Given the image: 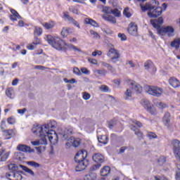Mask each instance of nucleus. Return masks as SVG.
Returning a JSON list of instances; mask_svg holds the SVG:
<instances>
[{
  "mask_svg": "<svg viewBox=\"0 0 180 180\" xmlns=\"http://www.w3.org/2000/svg\"><path fill=\"white\" fill-rule=\"evenodd\" d=\"M57 127V122L56 121H51L47 124L44 125H37L34 126L32 131V133H36L39 134L40 136H46L49 137V136H51V131H53L54 134L58 138V135L56 133V131L50 129H56ZM57 143H58V139H57Z\"/></svg>",
  "mask_w": 180,
  "mask_h": 180,
  "instance_id": "nucleus-1",
  "label": "nucleus"
},
{
  "mask_svg": "<svg viewBox=\"0 0 180 180\" xmlns=\"http://www.w3.org/2000/svg\"><path fill=\"white\" fill-rule=\"evenodd\" d=\"M159 2L157 0H152L149 3L146 4L145 6L141 4V9L143 12L148 11V16L149 18H157L162 13V8L159 7Z\"/></svg>",
  "mask_w": 180,
  "mask_h": 180,
  "instance_id": "nucleus-2",
  "label": "nucleus"
},
{
  "mask_svg": "<svg viewBox=\"0 0 180 180\" xmlns=\"http://www.w3.org/2000/svg\"><path fill=\"white\" fill-rule=\"evenodd\" d=\"M87 156L86 150H79L77 153L75 157V161L77 164L75 167L76 172H81L88 167L89 162L86 160Z\"/></svg>",
  "mask_w": 180,
  "mask_h": 180,
  "instance_id": "nucleus-3",
  "label": "nucleus"
},
{
  "mask_svg": "<svg viewBox=\"0 0 180 180\" xmlns=\"http://www.w3.org/2000/svg\"><path fill=\"white\" fill-rule=\"evenodd\" d=\"M35 136H37L38 137H40L39 140L37 141H31V144L34 146H37L40 145H47V140H49L51 143V144H53L55 146V144H57V140L58 137L54 133V131H51V136L49 135V136H46V135H44L42 136H40L39 134L33 133Z\"/></svg>",
  "mask_w": 180,
  "mask_h": 180,
  "instance_id": "nucleus-4",
  "label": "nucleus"
},
{
  "mask_svg": "<svg viewBox=\"0 0 180 180\" xmlns=\"http://www.w3.org/2000/svg\"><path fill=\"white\" fill-rule=\"evenodd\" d=\"M72 128H68L66 129L63 132H59L58 134H60L61 136H63V139L64 140H66L68 141L66 143L67 147H71L72 146L73 147H79L80 144V141L78 139H75L74 137L71 136L72 134Z\"/></svg>",
  "mask_w": 180,
  "mask_h": 180,
  "instance_id": "nucleus-5",
  "label": "nucleus"
},
{
  "mask_svg": "<svg viewBox=\"0 0 180 180\" xmlns=\"http://www.w3.org/2000/svg\"><path fill=\"white\" fill-rule=\"evenodd\" d=\"M45 40H46L49 44H50L53 49H56V50H58V51H61L65 49L64 43L65 42L58 37L46 35Z\"/></svg>",
  "mask_w": 180,
  "mask_h": 180,
  "instance_id": "nucleus-6",
  "label": "nucleus"
},
{
  "mask_svg": "<svg viewBox=\"0 0 180 180\" xmlns=\"http://www.w3.org/2000/svg\"><path fill=\"white\" fill-rule=\"evenodd\" d=\"M159 36L174 37L175 36V28L172 25H165L158 30Z\"/></svg>",
  "mask_w": 180,
  "mask_h": 180,
  "instance_id": "nucleus-7",
  "label": "nucleus"
},
{
  "mask_svg": "<svg viewBox=\"0 0 180 180\" xmlns=\"http://www.w3.org/2000/svg\"><path fill=\"white\" fill-rule=\"evenodd\" d=\"M145 89L148 95L156 98H160L164 94V89L158 86H146Z\"/></svg>",
  "mask_w": 180,
  "mask_h": 180,
  "instance_id": "nucleus-8",
  "label": "nucleus"
},
{
  "mask_svg": "<svg viewBox=\"0 0 180 180\" xmlns=\"http://www.w3.org/2000/svg\"><path fill=\"white\" fill-rule=\"evenodd\" d=\"M108 57L111 59L112 63L115 64V63H117L119 61V58H120V51L119 50L115 49V46L113 45L110 47L108 52L107 53Z\"/></svg>",
  "mask_w": 180,
  "mask_h": 180,
  "instance_id": "nucleus-9",
  "label": "nucleus"
},
{
  "mask_svg": "<svg viewBox=\"0 0 180 180\" xmlns=\"http://www.w3.org/2000/svg\"><path fill=\"white\" fill-rule=\"evenodd\" d=\"M141 103L142 106H143V108L147 110V112L150 113V115H157V110L155 109V108H154V106H153V105H151L150 101L147 99H143L141 100Z\"/></svg>",
  "mask_w": 180,
  "mask_h": 180,
  "instance_id": "nucleus-10",
  "label": "nucleus"
},
{
  "mask_svg": "<svg viewBox=\"0 0 180 180\" xmlns=\"http://www.w3.org/2000/svg\"><path fill=\"white\" fill-rule=\"evenodd\" d=\"M171 144L173 147L174 157L177 161L180 162V141L178 139L172 141Z\"/></svg>",
  "mask_w": 180,
  "mask_h": 180,
  "instance_id": "nucleus-11",
  "label": "nucleus"
},
{
  "mask_svg": "<svg viewBox=\"0 0 180 180\" xmlns=\"http://www.w3.org/2000/svg\"><path fill=\"white\" fill-rule=\"evenodd\" d=\"M130 129L131 130H133V131H135V134L139 137L141 138L143 137V132H141V131H140L139 129L136 128V126H134V124H136V126H138V127H142L143 124H141V122L137 121V120H131L130 122Z\"/></svg>",
  "mask_w": 180,
  "mask_h": 180,
  "instance_id": "nucleus-12",
  "label": "nucleus"
},
{
  "mask_svg": "<svg viewBox=\"0 0 180 180\" xmlns=\"http://www.w3.org/2000/svg\"><path fill=\"white\" fill-rule=\"evenodd\" d=\"M126 82L131 86V88L134 92H136V94H141L143 91V87L139 83L131 79H127Z\"/></svg>",
  "mask_w": 180,
  "mask_h": 180,
  "instance_id": "nucleus-13",
  "label": "nucleus"
},
{
  "mask_svg": "<svg viewBox=\"0 0 180 180\" xmlns=\"http://www.w3.org/2000/svg\"><path fill=\"white\" fill-rule=\"evenodd\" d=\"M22 172H10L6 173V176L9 180H22Z\"/></svg>",
  "mask_w": 180,
  "mask_h": 180,
  "instance_id": "nucleus-14",
  "label": "nucleus"
},
{
  "mask_svg": "<svg viewBox=\"0 0 180 180\" xmlns=\"http://www.w3.org/2000/svg\"><path fill=\"white\" fill-rule=\"evenodd\" d=\"M145 70L150 71L152 75H155V72H157V68L154 66V63L151 60H147L144 63Z\"/></svg>",
  "mask_w": 180,
  "mask_h": 180,
  "instance_id": "nucleus-15",
  "label": "nucleus"
},
{
  "mask_svg": "<svg viewBox=\"0 0 180 180\" xmlns=\"http://www.w3.org/2000/svg\"><path fill=\"white\" fill-rule=\"evenodd\" d=\"M162 23H164V19H162V17H160L158 19L150 20V24L157 30L158 34V30L161 29V25H162Z\"/></svg>",
  "mask_w": 180,
  "mask_h": 180,
  "instance_id": "nucleus-16",
  "label": "nucleus"
},
{
  "mask_svg": "<svg viewBox=\"0 0 180 180\" xmlns=\"http://www.w3.org/2000/svg\"><path fill=\"white\" fill-rule=\"evenodd\" d=\"M128 32L131 35V36H137L138 34V27L137 25L134 22H131L129 25L128 27Z\"/></svg>",
  "mask_w": 180,
  "mask_h": 180,
  "instance_id": "nucleus-17",
  "label": "nucleus"
},
{
  "mask_svg": "<svg viewBox=\"0 0 180 180\" xmlns=\"http://www.w3.org/2000/svg\"><path fill=\"white\" fill-rule=\"evenodd\" d=\"M133 94L134 91L133 89L129 85V87L127 89V90L124 92V99L125 101H131V98L133 97Z\"/></svg>",
  "mask_w": 180,
  "mask_h": 180,
  "instance_id": "nucleus-18",
  "label": "nucleus"
},
{
  "mask_svg": "<svg viewBox=\"0 0 180 180\" xmlns=\"http://www.w3.org/2000/svg\"><path fill=\"white\" fill-rule=\"evenodd\" d=\"M17 150L18 151H22V153H33V149L27 145L20 144L17 146Z\"/></svg>",
  "mask_w": 180,
  "mask_h": 180,
  "instance_id": "nucleus-19",
  "label": "nucleus"
},
{
  "mask_svg": "<svg viewBox=\"0 0 180 180\" xmlns=\"http://www.w3.org/2000/svg\"><path fill=\"white\" fill-rule=\"evenodd\" d=\"M93 160L97 164H102L105 162V157L101 153H95L93 155Z\"/></svg>",
  "mask_w": 180,
  "mask_h": 180,
  "instance_id": "nucleus-20",
  "label": "nucleus"
},
{
  "mask_svg": "<svg viewBox=\"0 0 180 180\" xmlns=\"http://www.w3.org/2000/svg\"><path fill=\"white\" fill-rule=\"evenodd\" d=\"M11 15H10V19L12 22H16L18 19H21L20 15L15 9H11Z\"/></svg>",
  "mask_w": 180,
  "mask_h": 180,
  "instance_id": "nucleus-21",
  "label": "nucleus"
},
{
  "mask_svg": "<svg viewBox=\"0 0 180 180\" xmlns=\"http://www.w3.org/2000/svg\"><path fill=\"white\" fill-rule=\"evenodd\" d=\"M3 134L6 140H9L12 139L15 135V131L13 129H6L3 131Z\"/></svg>",
  "mask_w": 180,
  "mask_h": 180,
  "instance_id": "nucleus-22",
  "label": "nucleus"
},
{
  "mask_svg": "<svg viewBox=\"0 0 180 180\" xmlns=\"http://www.w3.org/2000/svg\"><path fill=\"white\" fill-rule=\"evenodd\" d=\"M171 47L175 49V50H179L180 46V37H177L174 39L170 43Z\"/></svg>",
  "mask_w": 180,
  "mask_h": 180,
  "instance_id": "nucleus-23",
  "label": "nucleus"
},
{
  "mask_svg": "<svg viewBox=\"0 0 180 180\" xmlns=\"http://www.w3.org/2000/svg\"><path fill=\"white\" fill-rule=\"evenodd\" d=\"M166 127H169V123H171V114L169 112H165L162 120Z\"/></svg>",
  "mask_w": 180,
  "mask_h": 180,
  "instance_id": "nucleus-24",
  "label": "nucleus"
},
{
  "mask_svg": "<svg viewBox=\"0 0 180 180\" xmlns=\"http://www.w3.org/2000/svg\"><path fill=\"white\" fill-rule=\"evenodd\" d=\"M169 84L171 85V86H172V88H179L180 86V82L175 77L170 78L169 80Z\"/></svg>",
  "mask_w": 180,
  "mask_h": 180,
  "instance_id": "nucleus-25",
  "label": "nucleus"
},
{
  "mask_svg": "<svg viewBox=\"0 0 180 180\" xmlns=\"http://www.w3.org/2000/svg\"><path fill=\"white\" fill-rule=\"evenodd\" d=\"M6 95L9 99H15V90L13 87H9L6 90Z\"/></svg>",
  "mask_w": 180,
  "mask_h": 180,
  "instance_id": "nucleus-26",
  "label": "nucleus"
},
{
  "mask_svg": "<svg viewBox=\"0 0 180 180\" xmlns=\"http://www.w3.org/2000/svg\"><path fill=\"white\" fill-rule=\"evenodd\" d=\"M64 46L65 47H67L70 51H77V53H82V51L79 48H77V46L71 44L64 43Z\"/></svg>",
  "mask_w": 180,
  "mask_h": 180,
  "instance_id": "nucleus-27",
  "label": "nucleus"
},
{
  "mask_svg": "<svg viewBox=\"0 0 180 180\" xmlns=\"http://www.w3.org/2000/svg\"><path fill=\"white\" fill-rule=\"evenodd\" d=\"M102 18L104 19V20L110 22V23H116V18L109 14H103Z\"/></svg>",
  "mask_w": 180,
  "mask_h": 180,
  "instance_id": "nucleus-28",
  "label": "nucleus"
},
{
  "mask_svg": "<svg viewBox=\"0 0 180 180\" xmlns=\"http://www.w3.org/2000/svg\"><path fill=\"white\" fill-rule=\"evenodd\" d=\"M98 141L101 144H103L105 146V145H106L107 143H108L109 138H108V136H106L105 135H101V136H98Z\"/></svg>",
  "mask_w": 180,
  "mask_h": 180,
  "instance_id": "nucleus-29",
  "label": "nucleus"
},
{
  "mask_svg": "<svg viewBox=\"0 0 180 180\" xmlns=\"http://www.w3.org/2000/svg\"><path fill=\"white\" fill-rule=\"evenodd\" d=\"M110 173V167H109L108 166L104 167L101 170V176H108V175H109Z\"/></svg>",
  "mask_w": 180,
  "mask_h": 180,
  "instance_id": "nucleus-30",
  "label": "nucleus"
},
{
  "mask_svg": "<svg viewBox=\"0 0 180 180\" xmlns=\"http://www.w3.org/2000/svg\"><path fill=\"white\" fill-rule=\"evenodd\" d=\"M85 23H86V25H91L94 27H99L98 22L91 18H86Z\"/></svg>",
  "mask_w": 180,
  "mask_h": 180,
  "instance_id": "nucleus-31",
  "label": "nucleus"
},
{
  "mask_svg": "<svg viewBox=\"0 0 180 180\" xmlns=\"http://www.w3.org/2000/svg\"><path fill=\"white\" fill-rule=\"evenodd\" d=\"M44 27L45 29H47L48 30L50 29H53L56 26V22L53 21H49L48 22H45L44 24H42Z\"/></svg>",
  "mask_w": 180,
  "mask_h": 180,
  "instance_id": "nucleus-32",
  "label": "nucleus"
},
{
  "mask_svg": "<svg viewBox=\"0 0 180 180\" xmlns=\"http://www.w3.org/2000/svg\"><path fill=\"white\" fill-rule=\"evenodd\" d=\"M70 30H71V29L68 28V27H63L62 29L60 34H61L62 37H63V39H65V37H67V36H68V34H70Z\"/></svg>",
  "mask_w": 180,
  "mask_h": 180,
  "instance_id": "nucleus-33",
  "label": "nucleus"
},
{
  "mask_svg": "<svg viewBox=\"0 0 180 180\" xmlns=\"http://www.w3.org/2000/svg\"><path fill=\"white\" fill-rule=\"evenodd\" d=\"M19 167L22 168V169L25 171V172H27V174H29L30 175H32V176L33 175H34V172H32V169H29L27 167L20 165Z\"/></svg>",
  "mask_w": 180,
  "mask_h": 180,
  "instance_id": "nucleus-34",
  "label": "nucleus"
},
{
  "mask_svg": "<svg viewBox=\"0 0 180 180\" xmlns=\"http://www.w3.org/2000/svg\"><path fill=\"white\" fill-rule=\"evenodd\" d=\"M94 74H96L97 75H101V76L105 77V75H106V74H108V71H106V70H105V69L96 70H94Z\"/></svg>",
  "mask_w": 180,
  "mask_h": 180,
  "instance_id": "nucleus-35",
  "label": "nucleus"
},
{
  "mask_svg": "<svg viewBox=\"0 0 180 180\" xmlns=\"http://www.w3.org/2000/svg\"><path fill=\"white\" fill-rule=\"evenodd\" d=\"M9 155H11V152H6L1 155L0 161L2 162H5L8 158H9Z\"/></svg>",
  "mask_w": 180,
  "mask_h": 180,
  "instance_id": "nucleus-36",
  "label": "nucleus"
},
{
  "mask_svg": "<svg viewBox=\"0 0 180 180\" xmlns=\"http://www.w3.org/2000/svg\"><path fill=\"white\" fill-rule=\"evenodd\" d=\"M43 33V30L39 27H35L34 30V36H41Z\"/></svg>",
  "mask_w": 180,
  "mask_h": 180,
  "instance_id": "nucleus-37",
  "label": "nucleus"
},
{
  "mask_svg": "<svg viewBox=\"0 0 180 180\" xmlns=\"http://www.w3.org/2000/svg\"><path fill=\"white\" fill-rule=\"evenodd\" d=\"M19 167L16 166L15 164H10L8 165V169L11 170V172H18Z\"/></svg>",
  "mask_w": 180,
  "mask_h": 180,
  "instance_id": "nucleus-38",
  "label": "nucleus"
},
{
  "mask_svg": "<svg viewBox=\"0 0 180 180\" xmlns=\"http://www.w3.org/2000/svg\"><path fill=\"white\" fill-rule=\"evenodd\" d=\"M27 165L30 167H33V168H39L40 167V164L34 162V161H30L27 162Z\"/></svg>",
  "mask_w": 180,
  "mask_h": 180,
  "instance_id": "nucleus-39",
  "label": "nucleus"
},
{
  "mask_svg": "<svg viewBox=\"0 0 180 180\" xmlns=\"http://www.w3.org/2000/svg\"><path fill=\"white\" fill-rule=\"evenodd\" d=\"M102 12H103V13H105V15H110V13H112V8L108 6H104L103 7Z\"/></svg>",
  "mask_w": 180,
  "mask_h": 180,
  "instance_id": "nucleus-40",
  "label": "nucleus"
},
{
  "mask_svg": "<svg viewBox=\"0 0 180 180\" xmlns=\"http://www.w3.org/2000/svg\"><path fill=\"white\" fill-rule=\"evenodd\" d=\"M101 66L108 69L109 71H113V67H112V65H109L108 63H106L105 62H101Z\"/></svg>",
  "mask_w": 180,
  "mask_h": 180,
  "instance_id": "nucleus-41",
  "label": "nucleus"
},
{
  "mask_svg": "<svg viewBox=\"0 0 180 180\" xmlns=\"http://www.w3.org/2000/svg\"><path fill=\"white\" fill-rule=\"evenodd\" d=\"M111 13L114 15L116 18H120V12L119 11V9L115 8L114 10H111Z\"/></svg>",
  "mask_w": 180,
  "mask_h": 180,
  "instance_id": "nucleus-42",
  "label": "nucleus"
},
{
  "mask_svg": "<svg viewBox=\"0 0 180 180\" xmlns=\"http://www.w3.org/2000/svg\"><path fill=\"white\" fill-rule=\"evenodd\" d=\"M165 162H166V160H165V157H164V156H161L158 160V165H164Z\"/></svg>",
  "mask_w": 180,
  "mask_h": 180,
  "instance_id": "nucleus-43",
  "label": "nucleus"
},
{
  "mask_svg": "<svg viewBox=\"0 0 180 180\" xmlns=\"http://www.w3.org/2000/svg\"><path fill=\"white\" fill-rule=\"evenodd\" d=\"M156 106H158L159 109H165V108H167V104L160 101L156 103Z\"/></svg>",
  "mask_w": 180,
  "mask_h": 180,
  "instance_id": "nucleus-44",
  "label": "nucleus"
},
{
  "mask_svg": "<svg viewBox=\"0 0 180 180\" xmlns=\"http://www.w3.org/2000/svg\"><path fill=\"white\" fill-rule=\"evenodd\" d=\"M101 163H97L96 165H94L93 166L91 167L90 171H96V169H99V167H101Z\"/></svg>",
  "mask_w": 180,
  "mask_h": 180,
  "instance_id": "nucleus-45",
  "label": "nucleus"
},
{
  "mask_svg": "<svg viewBox=\"0 0 180 180\" xmlns=\"http://www.w3.org/2000/svg\"><path fill=\"white\" fill-rule=\"evenodd\" d=\"M147 137H148L150 140H153V139H157V134H155V133L153 132H148L147 134Z\"/></svg>",
  "mask_w": 180,
  "mask_h": 180,
  "instance_id": "nucleus-46",
  "label": "nucleus"
},
{
  "mask_svg": "<svg viewBox=\"0 0 180 180\" xmlns=\"http://www.w3.org/2000/svg\"><path fill=\"white\" fill-rule=\"evenodd\" d=\"M80 71L82 72V74H84L85 75H89V74H91V71L86 68H82L80 69Z\"/></svg>",
  "mask_w": 180,
  "mask_h": 180,
  "instance_id": "nucleus-47",
  "label": "nucleus"
},
{
  "mask_svg": "<svg viewBox=\"0 0 180 180\" xmlns=\"http://www.w3.org/2000/svg\"><path fill=\"white\" fill-rule=\"evenodd\" d=\"M123 13H124V16H126L127 18L131 17V13H130V12H129V8H127V7L124 9Z\"/></svg>",
  "mask_w": 180,
  "mask_h": 180,
  "instance_id": "nucleus-48",
  "label": "nucleus"
},
{
  "mask_svg": "<svg viewBox=\"0 0 180 180\" xmlns=\"http://www.w3.org/2000/svg\"><path fill=\"white\" fill-rule=\"evenodd\" d=\"M90 34L94 39H100L101 36H99V34H98L96 32L91 30H90Z\"/></svg>",
  "mask_w": 180,
  "mask_h": 180,
  "instance_id": "nucleus-49",
  "label": "nucleus"
},
{
  "mask_svg": "<svg viewBox=\"0 0 180 180\" xmlns=\"http://www.w3.org/2000/svg\"><path fill=\"white\" fill-rule=\"evenodd\" d=\"M82 98L84 101H89V99H91V94L87 92H84L82 93Z\"/></svg>",
  "mask_w": 180,
  "mask_h": 180,
  "instance_id": "nucleus-50",
  "label": "nucleus"
},
{
  "mask_svg": "<svg viewBox=\"0 0 180 180\" xmlns=\"http://www.w3.org/2000/svg\"><path fill=\"white\" fill-rule=\"evenodd\" d=\"M63 19H65V20H69V22L72 19V18H71L70 16V14H68V13H63Z\"/></svg>",
  "mask_w": 180,
  "mask_h": 180,
  "instance_id": "nucleus-51",
  "label": "nucleus"
},
{
  "mask_svg": "<svg viewBox=\"0 0 180 180\" xmlns=\"http://www.w3.org/2000/svg\"><path fill=\"white\" fill-rule=\"evenodd\" d=\"M7 122L9 124H15V123H16V119H15L13 117H11L8 118Z\"/></svg>",
  "mask_w": 180,
  "mask_h": 180,
  "instance_id": "nucleus-52",
  "label": "nucleus"
},
{
  "mask_svg": "<svg viewBox=\"0 0 180 180\" xmlns=\"http://www.w3.org/2000/svg\"><path fill=\"white\" fill-rule=\"evenodd\" d=\"M70 23L74 25V26H76V27H77L78 29H81V27L79 26V24H78V22H77V20H74V18H72L70 20Z\"/></svg>",
  "mask_w": 180,
  "mask_h": 180,
  "instance_id": "nucleus-53",
  "label": "nucleus"
},
{
  "mask_svg": "<svg viewBox=\"0 0 180 180\" xmlns=\"http://www.w3.org/2000/svg\"><path fill=\"white\" fill-rule=\"evenodd\" d=\"M32 44H34V46H37L39 44H41V41L39 39L37 38V37H34Z\"/></svg>",
  "mask_w": 180,
  "mask_h": 180,
  "instance_id": "nucleus-54",
  "label": "nucleus"
},
{
  "mask_svg": "<svg viewBox=\"0 0 180 180\" xmlns=\"http://www.w3.org/2000/svg\"><path fill=\"white\" fill-rule=\"evenodd\" d=\"M70 12H72V13H75V15H78V9L75 8V6H71L69 8Z\"/></svg>",
  "mask_w": 180,
  "mask_h": 180,
  "instance_id": "nucleus-55",
  "label": "nucleus"
},
{
  "mask_svg": "<svg viewBox=\"0 0 180 180\" xmlns=\"http://www.w3.org/2000/svg\"><path fill=\"white\" fill-rule=\"evenodd\" d=\"M118 37L120 39L121 41H125L127 40V37L124 34H118Z\"/></svg>",
  "mask_w": 180,
  "mask_h": 180,
  "instance_id": "nucleus-56",
  "label": "nucleus"
},
{
  "mask_svg": "<svg viewBox=\"0 0 180 180\" xmlns=\"http://www.w3.org/2000/svg\"><path fill=\"white\" fill-rule=\"evenodd\" d=\"M73 72L75 74V75H78V76L82 75L81 70H79V69L78 68H75L73 69Z\"/></svg>",
  "mask_w": 180,
  "mask_h": 180,
  "instance_id": "nucleus-57",
  "label": "nucleus"
},
{
  "mask_svg": "<svg viewBox=\"0 0 180 180\" xmlns=\"http://www.w3.org/2000/svg\"><path fill=\"white\" fill-rule=\"evenodd\" d=\"M36 45H34V44L32 43V44H28L27 45V50H34L36 49Z\"/></svg>",
  "mask_w": 180,
  "mask_h": 180,
  "instance_id": "nucleus-58",
  "label": "nucleus"
},
{
  "mask_svg": "<svg viewBox=\"0 0 180 180\" xmlns=\"http://www.w3.org/2000/svg\"><path fill=\"white\" fill-rule=\"evenodd\" d=\"M101 91H102V92H108V91H109V87L106 85H102L100 87Z\"/></svg>",
  "mask_w": 180,
  "mask_h": 180,
  "instance_id": "nucleus-59",
  "label": "nucleus"
},
{
  "mask_svg": "<svg viewBox=\"0 0 180 180\" xmlns=\"http://www.w3.org/2000/svg\"><path fill=\"white\" fill-rule=\"evenodd\" d=\"M88 61L91 63V64H93L94 65H96V64H98V60H96V59L89 58Z\"/></svg>",
  "mask_w": 180,
  "mask_h": 180,
  "instance_id": "nucleus-60",
  "label": "nucleus"
},
{
  "mask_svg": "<svg viewBox=\"0 0 180 180\" xmlns=\"http://www.w3.org/2000/svg\"><path fill=\"white\" fill-rule=\"evenodd\" d=\"M0 127H1V130H3V131H4V130H5V129H6V124H5V120L1 121Z\"/></svg>",
  "mask_w": 180,
  "mask_h": 180,
  "instance_id": "nucleus-61",
  "label": "nucleus"
},
{
  "mask_svg": "<svg viewBox=\"0 0 180 180\" xmlns=\"http://www.w3.org/2000/svg\"><path fill=\"white\" fill-rule=\"evenodd\" d=\"M26 108H23V109H20V110H18V113H19V115H25V113L26 112Z\"/></svg>",
  "mask_w": 180,
  "mask_h": 180,
  "instance_id": "nucleus-62",
  "label": "nucleus"
},
{
  "mask_svg": "<svg viewBox=\"0 0 180 180\" xmlns=\"http://www.w3.org/2000/svg\"><path fill=\"white\" fill-rule=\"evenodd\" d=\"M176 179L180 180V169H179L176 173Z\"/></svg>",
  "mask_w": 180,
  "mask_h": 180,
  "instance_id": "nucleus-63",
  "label": "nucleus"
},
{
  "mask_svg": "<svg viewBox=\"0 0 180 180\" xmlns=\"http://www.w3.org/2000/svg\"><path fill=\"white\" fill-rule=\"evenodd\" d=\"M155 180H168V179L164 177V176H162V177H157V176H155Z\"/></svg>",
  "mask_w": 180,
  "mask_h": 180,
  "instance_id": "nucleus-64",
  "label": "nucleus"
}]
</instances>
